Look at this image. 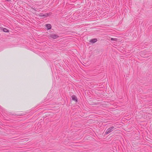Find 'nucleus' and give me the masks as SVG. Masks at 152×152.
<instances>
[{"mask_svg":"<svg viewBox=\"0 0 152 152\" xmlns=\"http://www.w3.org/2000/svg\"><path fill=\"white\" fill-rule=\"evenodd\" d=\"M114 129V127L113 126H111L105 132V134H108L113 131Z\"/></svg>","mask_w":152,"mask_h":152,"instance_id":"nucleus-1","label":"nucleus"},{"mask_svg":"<svg viewBox=\"0 0 152 152\" xmlns=\"http://www.w3.org/2000/svg\"><path fill=\"white\" fill-rule=\"evenodd\" d=\"M50 37L53 39H55L58 38L59 36L56 34H50Z\"/></svg>","mask_w":152,"mask_h":152,"instance_id":"nucleus-2","label":"nucleus"},{"mask_svg":"<svg viewBox=\"0 0 152 152\" xmlns=\"http://www.w3.org/2000/svg\"><path fill=\"white\" fill-rule=\"evenodd\" d=\"M72 100L75 101L76 102H77V99L76 96L75 95H72Z\"/></svg>","mask_w":152,"mask_h":152,"instance_id":"nucleus-3","label":"nucleus"},{"mask_svg":"<svg viewBox=\"0 0 152 152\" xmlns=\"http://www.w3.org/2000/svg\"><path fill=\"white\" fill-rule=\"evenodd\" d=\"M39 16L41 17H43V18H45L47 17L48 16V14H46L44 15H42V14L40 13L39 15Z\"/></svg>","mask_w":152,"mask_h":152,"instance_id":"nucleus-4","label":"nucleus"},{"mask_svg":"<svg viewBox=\"0 0 152 152\" xmlns=\"http://www.w3.org/2000/svg\"><path fill=\"white\" fill-rule=\"evenodd\" d=\"M46 27L48 29H50L51 28V25L50 24H47L45 25Z\"/></svg>","mask_w":152,"mask_h":152,"instance_id":"nucleus-5","label":"nucleus"},{"mask_svg":"<svg viewBox=\"0 0 152 152\" xmlns=\"http://www.w3.org/2000/svg\"><path fill=\"white\" fill-rule=\"evenodd\" d=\"M97 41V39H94L91 40L90 42L92 43H95Z\"/></svg>","mask_w":152,"mask_h":152,"instance_id":"nucleus-6","label":"nucleus"},{"mask_svg":"<svg viewBox=\"0 0 152 152\" xmlns=\"http://www.w3.org/2000/svg\"><path fill=\"white\" fill-rule=\"evenodd\" d=\"M3 30L4 32H9V31L6 28H3Z\"/></svg>","mask_w":152,"mask_h":152,"instance_id":"nucleus-7","label":"nucleus"},{"mask_svg":"<svg viewBox=\"0 0 152 152\" xmlns=\"http://www.w3.org/2000/svg\"><path fill=\"white\" fill-rule=\"evenodd\" d=\"M117 39L116 38H111V40H114V41H116L117 40Z\"/></svg>","mask_w":152,"mask_h":152,"instance_id":"nucleus-8","label":"nucleus"},{"mask_svg":"<svg viewBox=\"0 0 152 152\" xmlns=\"http://www.w3.org/2000/svg\"><path fill=\"white\" fill-rule=\"evenodd\" d=\"M6 0V1H10V0Z\"/></svg>","mask_w":152,"mask_h":152,"instance_id":"nucleus-9","label":"nucleus"}]
</instances>
